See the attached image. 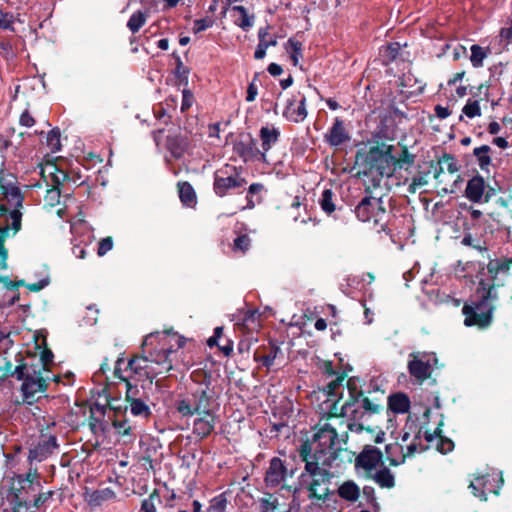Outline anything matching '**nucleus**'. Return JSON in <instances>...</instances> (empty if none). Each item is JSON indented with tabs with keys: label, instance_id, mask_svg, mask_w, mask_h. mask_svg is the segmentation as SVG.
Segmentation results:
<instances>
[{
	"label": "nucleus",
	"instance_id": "1",
	"mask_svg": "<svg viewBox=\"0 0 512 512\" xmlns=\"http://www.w3.org/2000/svg\"><path fill=\"white\" fill-rule=\"evenodd\" d=\"M325 366L327 383L323 388V393L327 397L326 402L331 403L332 415L326 421L318 423L312 441L304 442L300 446L299 454L302 459L312 458L324 465H338L339 428H346L347 422L343 417L338 416V405L343 397L345 374L335 373L330 363Z\"/></svg>",
	"mask_w": 512,
	"mask_h": 512
},
{
	"label": "nucleus",
	"instance_id": "2",
	"mask_svg": "<svg viewBox=\"0 0 512 512\" xmlns=\"http://www.w3.org/2000/svg\"><path fill=\"white\" fill-rule=\"evenodd\" d=\"M184 345V339L172 330L153 332L147 335L142 344V354L146 361L160 367L159 373L173 369L171 354Z\"/></svg>",
	"mask_w": 512,
	"mask_h": 512
},
{
	"label": "nucleus",
	"instance_id": "3",
	"mask_svg": "<svg viewBox=\"0 0 512 512\" xmlns=\"http://www.w3.org/2000/svg\"><path fill=\"white\" fill-rule=\"evenodd\" d=\"M343 394L347 393V398L338 407L342 417L350 418L346 422V429L360 433L364 427L357 420L363 418L365 414H373L379 411V404L371 401L368 397H363V393L359 387V381L356 379H348L346 386L343 385ZM344 396L341 398L343 399Z\"/></svg>",
	"mask_w": 512,
	"mask_h": 512
},
{
	"label": "nucleus",
	"instance_id": "4",
	"mask_svg": "<svg viewBox=\"0 0 512 512\" xmlns=\"http://www.w3.org/2000/svg\"><path fill=\"white\" fill-rule=\"evenodd\" d=\"M305 470L300 476L301 485L308 491L309 499L325 500L330 494L331 479L335 473L331 471L336 465H324L312 458L302 459Z\"/></svg>",
	"mask_w": 512,
	"mask_h": 512
},
{
	"label": "nucleus",
	"instance_id": "5",
	"mask_svg": "<svg viewBox=\"0 0 512 512\" xmlns=\"http://www.w3.org/2000/svg\"><path fill=\"white\" fill-rule=\"evenodd\" d=\"M391 145L381 144L369 147L366 151H359L356 155V164L361 168V174L379 172L380 175L391 176L399 163L392 155Z\"/></svg>",
	"mask_w": 512,
	"mask_h": 512
},
{
	"label": "nucleus",
	"instance_id": "6",
	"mask_svg": "<svg viewBox=\"0 0 512 512\" xmlns=\"http://www.w3.org/2000/svg\"><path fill=\"white\" fill-rule=\"evenodd\" d=\"M16 378L22 381L21 392L23 401L32 404L46 390L47 382L51 379L50 371L43 365L28 363L15 366Z\"/></svg>",
	"mask_w": 512,
	"mask_h": 512
},
{
	"label": "nucleus",
	"instance_id": "7",
	"mask_svg": "<svg viewBox=\"0 0 512 512\" xmlns=\"http://www.w3.org/2000/svg\"><path fill=\"white\" fill-rule=\"evenodd\" d=\"M496 299L494 287L491 286L486 292V295L482 297V300L477 303L474 307L464 305L462 312L465 316L464 324L466 326H477L479 328H486L492 322V314L494 306L490 303V300Z\"/></svg>",
	"mask_w": 512,
	"mask_h": 512
},
{
	"label": "nucleus",
	"instance_id": "8",
	"mask_svg": "<svg viewBox=\"0 0 512 512\" xmlns=\"http://www.w3.org/2000/svg\"><path fill=\"white\" fill-rule=\"evenodd\" d=\"M207 384H197L191 390L190 396L180 398L176 401V410L183 417H190L194 414L209 411L210 395L208 394Z\"/></svg>",
	"mask_w": 512,
	"mask_h": 512
},
{
	"label": "nucleus",
	"instance_id": "9",
	"mask_svg": "<svg viewBox=\"0 0 512 512\" xmlns=\"http://www.w3.org/2000/svg\"><path fill=\"white\" fill-rule=\"evenodd\" d=\"M438 363L435 353L416 351L409 354L407 369L418 383L429 379Z\"/></svg>",
	"mask_w": 512,
	"mask_h": 512
},
{
	"label": "nucleus",
	"instance_id": "10",
	"mask_svg": "<svg viewBox=\"0 0 512 512\" xmlns=\"http://www.w3.org/2000/svg\"><path fill=\"white\" fill-rule=\"evenodd\" d=\"M39 486L37 471L30 470L26 475H18L12 480L11 491L19 505L29 507L31 497L37 492Z\"/></svg>",
	"mask_w": 512,
	"mask_h": 512
},
{
	"label": "nucleus",
	"instance_id": "11",
	"mask_svg": "<svg viewBox=\"0 0 512 512\" xmlns=\"http://www.w3.org/2000/svg\"><path fill=\"white\" fill-rule=\"evenodd\" d=\"M246 184L241 172L231 165H225L214 174L213 189L219 197L225 196L229 190L243 187Z\"/></svg>",
	"mask_w": 512,
	"mask_h": 512
},
{
	"label": "nucleus",
	"instance_id": "12",
	"mask_svg": "<svg viewBox=\"0 0 512 512\" xmlns=\"http://www.w3.org/2000/svg\"><path fill=\"white\" fill-rule=\"evenodd\" d=\"M355 214L362 222H373L374 224L382 222L386 214L382 196L377 193L375 195L366 196L356 206Z\"/></svg>",
	"mask_w": 512,
	"mask_h": 512
},
{
	"label": "nucleus",
	"instance_id": "13",
	"mask_svg": "<svg viewBox=\"0 0 512 512\" xmlns=\"http://www.w3.org/2000/svg\"><path fill=\"white\" fill-rule=\"evenodd\" d=\"M306 96L301 92L291 94L284 105L282 116L292 123H302L308 115Z\"/></svg>",
	"mask_w": 512,
	"mask_h": 512
},
{
	"label": "nucleus",
	"instance_id": "14",
	"mask_svg": "<svg viewBox=\"0 0 512 512\" xmlns=\"http://www.w3.org/2000/svg\"><path fill=\"white\" fill-rule=\"evenodd\" d=\"M464 195L473 203H487L494 195V190L486 185L482 176L476 175L468 180Z\"/></svg>",
	"mask_w": 512,
	"mask_h": 512
},
{
	"label": "nucleus",
	"instance_id": "15",
	"mask_svg": "<svg viewBox=\"0 0 512 512\" xmlns=\"http://www.w3.org/2000/svg\"><path fill=\"white\" fill-rule=\"evenodd\" d=\"M9 218L11 220V227L8 225L0 226V268H7V257L8 252L4 246L6 239L10 236V230H13V235H15L21 229V218L22 213L19 209H13L9 213Z\"/></svg>",
	"mask_w": 512,
	"mask_h": 512
},
{
	"label": "nucleus",
	"instance_id": "16",
	"mask_svg": "<svg viewBox=\"0 0 512 512\" xmlns=\"http://www.w3.org/2000/svg\"><path fill=\"white\" fill-rule=\"evenodd\" d=\"M58 449L57 438L54 435L42 434L37 444L29 450L28 459L42 462Z\"/></svg>",
	"mask_w": 512,
	"mask_h": 512
},
{
	"label": "nucleus",
	"instance_id": "17",
	"mask_svg": "<svg viewBox=\"0 0 512 512\" xmlns=\"http://www.w3.org/2000/svg\"><path fill=\"white\" fill-rule=\"evenodd\" d=\"M382 456V452L378 448L366 445L356 457V466L370 472L376 469L382 460Z\"/></svg>",
	"mask_w": 512,
	"mask_h": 512
},
{
	"label": "nucleus",
	"instance_id": "18",
	"mask_svg": "<svg viewBox=\"0 0 512 512\" xmlns=\"http://www.w3.org/2000/svg\"><path fill=\"white\" fill-rule=\"evenodd\" d=\"M286 476L287 468L284 465V462L278 457L272 458L265 475V482L267 486H279L286 479Z\"/></svg>",
	"mask_w": 512,
	"mask_h": 512
},
{
	"label": "nucleus",
	"instance_id": "19",
	"mask_svg": "<svg viewBox=\"0 0 512 512\" xmlns=\"http://www.w3.org/2000/svg\"><path fill=\"white\" fill-rule=\"evenodd\" d=\"M39 175L45 187H50L52 184L61 185L67 178V174L63 170L50 162L39 165Z\"/></svg>",
	"mask_w": 512,
	"mask_h": 512
},
{
	"label": "nucleus",
	"instance_id": "20",
	"mask_svg": "<svg viewBox=\"0 0 512 512\" xmlns=\"http://www.w3.org/2000/svg\"><path fill=\"white\" fill-rule=\"evenodd\" d=\"M324 140L331 147H339L350 140V135L345 128L344 122L340 118H335L332 127L324 135Z\"/></svg>",
	"mask_w": 512,
	"mask_h": 512
},
{
	"label": "nucleus",
	"instance_id": "21",
	"mask_svg": "<svg viewBox=\"0 0 512 512\" xmlns=\"http://www.w3.org/2000/svg\"><path fill=\"white\" fill-rule=\"evenodd\" d=\"M83 497L84 500L89 505V507L91 509H95L97 507L102 506L104 503L114 499L116 497V492L111 488H103L96 490L85 488Z\"/></svg>",
	"mask_w": 512,
	"mask_h": 512
},
{
	"label": "nucleus",
	"instance_id": "22",
	"mask_svg": "<svg viewBox=\"0 0 512 512\" xmlns=\"http://www.w3.org/2000/svg\"><path fill=\"white\" fill-rule=\"evenodd\" d=\"M0 192L14 206V209L22 207L23 197L19 188L7 179L3 173H0Z\"/></svg>",
	"mask_w": 512,
	"mask_h": 512
},
{
	"label": "nucleus",
	"instance_id": "23",
	"mask_svg": "<svg viewBox=\"0 0 512 512\" xmlns=\"http://www.w3.org/2000/svg\"><path fill=\"white\" fill-rule=\"evenodd\" d=\"M215 427V417L210 411H204L199 414L195 419L193 425V433L200 437L205 438L211 434Z\"/></svg>",
	"mask_w": 512,
	"mask_h": 512
},
{
	"label": "nucleus",
	"instance_id": "24",
	"mask_svg": "<svg viewBox=\"0 0 512 512\" xmlns=\"http://www.w3.org/2000/svg\"><path fill=\"white\" fill-rule=\"evenodd\" d=\"M0 282L4 283L7 289H12L17 286H25L32 292H39L50 284V276L46 270L41 272V278L35 283L26 284L24 280L12 282L8 277H0Z\"/></svg>",
	"mask_w": 512,
	"mask_h": 512
},
{
	"label": "nucleus",
	"instance_id": "25",
	"mask_svg": "<svg viewBox=\"0 0 512 512\" xmlns=\"http://www.w3.org/2000/svg\"><path fill=\"white\" fill-rule=\"evenodd\" d=\"M261 139V159L265 161L266 153L275 145L280 137V130L274 126H263L259 131Z\"/></svg>",
	"mask_w": 512,
	"mask_h": 512
},
{
	"label": "nucleus",
	"instance_id": "26",
	"mask_svg": "<svg viewBox=\"0 0 512 512\" xmlns=\"http://www.w3.org/2000/svg\"><path fill=\"white\" fill-rule=\"evenodd\" d=\"M490 475L487 476H479L475 479V481L471 482L469 488L471 489L474 496L479 497L481 500H486V494L489 493H498L496 489L490 484Z\"/></svg>",
	"mask_w": 512,
	"mask_h": 512
},
{
	"label": "nucleus",
	"instance_id": "27",
	"mask_svg": "<svg viewBox=\"0 0 512 512\" xmlns=\"http://www.w3.org/2000/svg\"><path fill=\"white\" fill-rule=\"evenodd\" d=\"M234 150L245 162L258 156L261 157V151L257 148L256 141L254 139H251L248 143H236Z\"/></svg>",
	"mask_w": 512,
	"mask_h": 512
},
{
	"label": "nucleus",
	"instance_id": "28",
	"mask_svg": "<svg viewBox=\"0 0 512 512\" xmlns=\"http://www.w3.org/2000/svg\"><path fill=\"white\" fill-rule=\"evenodd\" d=\"M231 12L237 14L235 15V24L247 31L249 28L253 26L254 17L250 16L244 6L236 5L231 8Z\"/></svg>",
	"mask_w": 512,
	"mask_h": 512
},
{
	"label": "nucleus",
	"instance_id": "29",
	"mask_svg": "<svg viewBox=\"0 0 512 512\" xmlns=\"http://www.w3.org/2000/svg\"><path fill=\"white\" fill-rule=\"evenodd\" d=\"M339 496L349 502H355L360 496V489L353 481H345L338 488Z\"/></svg>",
	"mask_w": 512,
	"mask_h": 512
},
{
	"label": "nucleus",
	"instance_id": "30",
	"mask_svg": "<svg viewBox=\"0 0 512 512\" xmlns=\"http://www.w3.org/2000/svg\"><path fill=\"white\" fill-rule=\"evenodd\" d=\"M388 405L394 413H406L410 408V400L405 394L398 393L389 397Z\"/></svg>",
	"mask_w": 512,
	"mask_h": 512
},
{
	"label": "nucleus",
	"instance_id": "31",
	"mask_svg": "<svg viewBox=\"0 0 512 512\" xmlns=\"http://www.w3.org/2000/svg\"><path fill=\"white\" fill-rule=\"evenodd\" d=\"M167 148L175 158H180L186 152L188 142L184 137H169L167 140Z\"/></svg>",
	"mask_w": 512,
	"mask_h": 512
},
{
	"label": "nucleus",
	"instance_id": "32",
	"mask_svg": "<svg viewBox=\"0 0 512 512\" xmlns=\"http://www.w3.org/2000/svg\"><path fill=\"white\" fill-rule=\"evenodd\" d=\"M178 191L181 202L187 207H194L196 204V194L192 185L188 182L178 183Z\"/></svg>",
	"mask_w": 512,
	"mask_h": 512
},
{
	"label": "nucleus",
	"instance_id": "33",
	"mask_svg": "<svg viewBox=\"0 0 512 512\" xmlns=\"http://www.w3.org/2000/svg\"><path fill=\"white\" fill-rule=\"evenodd\" d=\"M491 147L488 145H482L474 148L473 155L477 159L478 166L482 171H489L491 165L490 157Z\"/></svg>",
	"mask_w": 512,
	"mask_h": 512
},
{
	"label": "nucleus",
	"instance_id": "34",
	"mask_svg": "<svg viewBox=\"0 0 512 512\" xmlns=\"http://www.w3.org/2000/svg\"><path fill=\"white\" fill-rule=\"evenodd\" d=\"M373 480L382 488H393L395 486V478L387 467H382L375 472Z\"/></svg>",
	"mask_w": 512,
	"mask_h": 512
},
{
	"label": "nucleus",
	"instance_id": "35",
	"mask_svg": "<svg viewBox=\"0 0 512 512\" xmlns=\"http://www.w3.org/2000/svg\"><path fill=\"white\" fill-rule=\"evenodd\" d=\"M128 370V359L122 354L115 362L114 377L125 383V397L128 398V376L125 372Z\"/></svg>",
	"mask_w": 512,
	"mask_h": 512
},
{
	"label": "nucleus",
	"instance_id": "36",
	"mask_svg": "<svg viewBox=\"0 0 512 512\" xmlns=\"http://www.w3.org/2000/svg\"><path fill=\"white\" fill-rule=\"evenodd\" d=\"M130 412L143 419H147L151 415L150 407L140 399L130 398Z\"/></svg>",
	"mask_w": 512,
	"mask_h": 512
},
{
	"label": "nucleus",
	"instance_id": "37",
	"mask_svg": "<svg viewBox=\"0 0 512 512\" xmlns=\"http://www.w3.org/2000/svg\"><path fill=\"white\" fill-rule=\"evenodd\" d=\"M365 179V187L366 192L370 195H374L373 192L376 191L378 188L381 187V183L383 181V178L386 175H380L379 172L369 173V174H363Z\"/></svg>",
	"mask_w": 512,
	"mask_h": 512
},
{
	"label": "nucleus",
	"instance_id": "38",
	"mask_svg": "<svg viewBox=\"0 0 512 512\" xmlns=\"http://www.w3.org/2000/svg\"><path fill=\"white\" fill-rule=\"evenodd\" d=\"M286 50L290 53L293 65H298L302 58V43L294 38L287 41Z\"/></svg>",
	"mask_w": 512,
	"mask_h": 512
},
{
	"label": "nucleus",
	"instance_id": "39",
	"mask_svg": "<svg viewBox=\"0 0 512 512\" xmlns=\"http://www.w3.org/2000/svg\"><path fill=\"white\" fill-rule=\"evenodd\" d=\"M319 204L322 210L327 214H331L335 211L336 206L334 203V193L332 190L325 189L322 192L321 198L319 199Z\"/></svg>",
	"mask_w": 512,
	"mask_h": 512
},
{
	"label": "nucleus",
	"instance_id": "40",
	"mask_svg": "<svg viewBox=\"0 0 512 512\" xmlns=\"http://www.w3.org/2000/svg\"><path fill=\"white\" fill-rule=\"evenodd\" d=\"M487 57V50L479 45L471 46L470 61L473 67L479 68L483 66V61Z\"/></svg>",
	"mask_w": 512,
	"mask_h": 512
},
{
	"label": "nucleus",
	"instance_id": "41",
	"mask_svg": "<svg viewBox=\"0 0 512 512\" xmlns=\"http://www.w3.org/2000/svg\"><path fill=\"white\" fill-rule=\"evenodd\" d=\"M279 352L280 348L273 345L270 347V351L268 354L259 355L258 353H256L255 361L260 362L266 368H270L274 364V361Z\"/></svg>",
	"mask_w": 512,
	"mask_h": 512
},
{
	"label": "nucleus",
	"instance_id": "42",
	"mask_svg": "<svg viewBox=\"0 0 512 512\" xmlns=\"http://www.w3.org/2000/svg\"><path fill=\"white\" fill-rule=\"evenodd\" d=\"M462 113L472 119L481 116V108L478 100L468 99L462 109Z\"/></svg>",
	"mask_w": 512,
	"mask_h": 512
},
{
	"label": "nucleus",
	"instance_id": "43",
	"mask_svg": "<svg viewBox=\"0 0 512 512\" xmlns=\"http://www.w3.org/2000/svg\"><path fill=\"white\" fill-rule=\"evenodd\" d=\"M15 367L7 360L6 353L0 354V380L9 376H16Z\"/></svg>",
	"mask_w": 512,
	"mask_h": 512
},
{
	"label": "nucleus",
	"instance_id": "44",
	"mask_svg": "<svg viewBox=\"0 0 512 512\" xmlns=\"http://www.w3.org/2000/svg\"><path fill=\"white\" fill-rule=\"evenodd\" d=\"M440 169L439 172L435 174V178L438 177L439 173L443 171V166L446 167L447 171L451 174L456 173L458 171V165L453 156L445 154L439 161Z\"/></svg>",
	"mask_w": 512,
	"mask_h": 512
},
{
	"label": "nucleus",
	"instance_id": "45",
	"mask_svg": "<svg viewBox=\"0 0 512 512\" xmlns=\"http://www.w3.org/2000/svg\"><path fill=\"white\" fill-rule=\"evenodd\" d=\"M160 501L159 494L154 491L148 498L144 499L139 512H156L155 502Z\"/></svg>",
	"mask_w": 512,
	"mask_h": 512
},
{
	"label": "nucleus",
	"instance_id": "46",
	"mask_svg": "<svg viewBox=\"0 0 512 512\" xmlns=\"http://www.w3.org/2000/svg\"><path fill=\"white\" fill-rule=\"evenodd\" d=\"M60 185L52 184L50 187H46V194H45V201L51 205L54 206L59 203L60 200Z\"/></svg>",
	"mask_w": 512,
	"mask_h": 512
},
{
	"label": "nucleus",
	"instance_id": "47",
	"mask_svg": "<svg viewBox=\"0 0 512 512\" xmlns=\"http://www.w3.org/2000/svg\"><path fill=\"white\" fill-rule=\"evenodd\" d=\"M47 145L50 148L51 152H57L60 150L61 144H60V132L57 129L51 130L47 134Z\"/></svg>",
	"mask_w": 512,
	"mask_h": 512
},
{
	"label": "nucleus",
	"instance_id": "48",
	"mask_svg": "<svg viewBox=\"0 0 512 512\" xmlns=\"http://www.w3.org/2000/svg\"><path fill=\"white\" fill-rule=\"evenodd\" d=\"M227 506V499L224 494L214 497L210 501L209 512H224Z\"/></svg>",
	"mask_w": 512,
	"mask_h": 512
},
{
	"label": "nucleus",
	"instance_id": "49",
	"mask_svg": "<svg viewBox=\"0 0 512 512\" xmlns=\"http://www.w3.org/2000/svg\"><path fill=\"white\" fill-rule=\"evenodd\" d=\"M146 22V14L137 11L130 16V31L133 33L137 32Z\"/></svg>",
	"mask_w": 512,
	"mask_h": 512
},
{
	"label": "nucleus",
	"instance_id": "50",
	"mask_svg": "<svg viewBox=\"0 0 512 512\" xmlns=\"http://www.w3.org/2000/svg\"><path fill=\"white\" fill-rule=\"evenodd\" d=\"M399 51L400 44L395 42L385 46L382 50V54L386 61H393L398 56Z\"/></svg>",
	"mask_w": 512,
	"mask_h": 512
},
{
	"label": "nucleus",
	"instance_id": "51",
	"mask_svg": "<svg viewBox=\"0 0 512 512\" xmlns=\"http://www.w3.org/2000/svg\"><path fill=\"white\" fill-rule=\"evenodd\" d=\"M268 35H269V27L268 26L259 29V31H258L259 43H265L267 45V49L269 47H274L277 45V39L275 37H270L268 39Z\"/></svg>",
	"mask_w": 512,
	"mask_h": 512
},
{
	"label": "nucleus",
	"instance_id": "52",
	"mask_svg": "<svg viewBox=\"0 0 512 512\" xmlns=\"http://www.w3.org/2000/svg\"><path fill=\"white\" fill-rule=\"evenodd\" d=\"M113 248V239L112 237L108 236L100 240L98 244L97 249V255L99 257H103L106 255L109 251H111Z\"/></svg>",
	"mask_w": 512,
	"mask_h": 512
},
{
	"label": "nucleus",
	"instance_id": "53",
	"mask_svg": "<svg viewBox=\"0 0 512 512\" xmlns=\"http://www.w3.org/2000/svg\"><path fill=\"white\" fill-rule=\"evenodd\" d=\"M426 184H427V179H426L425 175L415 176L412 178V180L408 186V191L410 193H416V191L418 189L422 188Z\"/></svg>",
	"mask_w": 512,
	"mask_h": 512
},
{
	"label": "nucleus",
	"instance_id": "54",
	"mask_svg": "<svg viewBox=\"0 0 512 512\" xmlns=\"http://www.w3.org/2000/svg\"><path fill=\"white\" fill-rule=\"evenodd\" d=\"M212 25H213V20L210 18L197 19L194 21V24H193V32L200 33L202 31H205Z\"/></svg>",
	"mask_w": 512,
	"mask_h": 512
},
{
	"label": "nucleus",
	"instance_id": "55",
	"mask_svg": "<svg viewBox=\"0 0 512 512\" xmlns=\"http://www.w3.org/2000/svg\"><path fill=\"white\" fill-rule=\"evenodd\" d=\"M250 246V238L247 235H241L234 240V249L245 253Z\"/></svg>",
	"mask_w": 512,
	"mask_h": 512
},
{
	"label": "nucleus",
	"instance_id": "56",
	"mask_svg": "<svg viewBox=\"0 0 512 512\" xmlns=\"http://www.w3.org/2000/svg\"><path fill=\"white\" fill-rule=\"evenodd\" d=\"M416 451H417V443L414 441L407 446V452L405 454H403V456L400 460L391 458L390 464L393 466H398L400 464H403L405 462V458L412 456Z\"/></svg>",
	"mask_w": 512,
	"mask_h": 512
},
{
	"label": "nucleus",
	"instance_id": "57",
	"mask_svg": "<svg viewBox=\"0 0 512 512\" xmlns=\"http://www.w3.org/2000/svg\"><path fill=\"white\" fill-rule=\"evenodd\" d=\"M193 94L190 90L184 89L182 91V104H181V110L184 112L188 110L192 104H193Z\"/></svg>",
	"mask_w": 512,
	"mask_h": 512
},
{
	"label": "nucleus",
	"instance_id": "58",
	"mask_svg": "<svg viewBox=\"0 0 512 512\" xmlns=\"http://www.w3.org/2000/svg\"><path fill=\"white\" fill-rule=\"evenodd\" d=\"M52 496V492H46V493H39L37 496L34 494L33 499L31 501V506L39 508L41 505H43L48 499H50Z\"/></svg>",
	"mask_w": 512,
	"mask_h": 512
},
{
	"label": "nucleus",
	"instance_id": "59",
	"mask_svg": "<svg viewBox=\"0 0 512 512\" xmlns=\"http://www.w3.org/2000/svg\"><path fill=\"white\" fill-rule=\"evenodd\" d=\"M509 262H501V261H491L489 264H488V270L490 272H493L495 271L496 273L497 272H507L509 270Z\"/></svg>",
	"mask_w": 512,
	"mask_h": 512
},
{
	"label": "nucleus",
	"instance_id": "60",
	"mask_svg": "<svg viewBox=\"0 0 512 512\" xmlns=\"http://www.w3.org/2000/svg\"><path fill=\"white\" fill-rule=\"evenodd\" d=\"M53 353L50 350H44L41 353L40 359L34 365H43L44 369H47V366L52 363Z\"/></svg>",
	"mask_w": 512,
	"mask_h": 512
},
{
	"label": "nucleus",
	"instance_id": "61",
	"mask_svg": "<svg viewBox=\"0 0 512 512\" xmlns=\"http://www.w3.org/2000/svg\"><path fill=\"white\" fill-rule=\"evenodd\" d=\"M258 94V89L255 84V79L248 85L246 101L253 102Z\"/></svg>",
	"mask_w": 512,
	"mask_h": 512
},
{
	"label": "nucleus",
	"instance_id": "62",
	"mask_svg": "<svg viewBox=\"0 0 512 512\" xmlns=\"http://www.w3.org/2000/svg\"><path fill=\"white\" fill-rule=\"evenodd\" d=\"M88 312L85 317L86 324L95 325L97 323L98 310L93 309L92 307L87 308Z\"/></svg>",
	"mask_w": 512,
	"mask_h": 512
},
{
	"label": "nucleus",
	"instance_id": "63",
	"mask_svg": "<svg viewBox=\"0 0 512 512\" xmlns=\"http://www.w3.org/2000/svg\"><path fill=\"white\" fill-rule=\"evenodd\" d=\"M19 122L25 127H32L35 123L33 117L28 113V111H24L21 114Z\"/></svg>",
	"mask_w": 512,
	"mask_h": 512
},
{
	"label": "nucleus",
	"instance_id": "64",
	"mask_svg": "<svg viewBox=\"0 0 512 512\" xmlns=\"http://www.w3.org/2000/svg\"><path fill=\"white\" fill-rule=\"evenodd\" d=\"M261 512H274L276 504L270 499H262L260 502Z\"/></svg>",
	"mask_w": 512,
	"mask_h": 512
}]
</instances>
